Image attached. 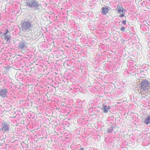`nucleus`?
<instances>
[{"label":"nucleus","mask_w":150,"mask_h":150,"mask_svg":"<svg viewBox=\"0 0 150 150\" xmlns=\"http://www.w3.org/2000/svg\"><path fill=\"white\" fill-rule=\"evenodd\" d=\"M0 34H1V37L2 39L6 40V36H7V33L5 32L4 33H2L0 32Z\"/></svg>","instance_id":"obj_10"},{"label":"nucleus","mask_w":150,"mask_h":150,"mask_svg":"<svg viewBox=\"0 0 150 150\" xmlns=\"http://www.w3.org/2000/svg\"><path fill=\"white\" fill-rule=\"evenodd\" d=\"M8 89L4 87L0 89V96L2 97L5 98L7 97Z\"/></svg>","instance_id":"obj_6"},{"label":"nucleus","mask_w":150,"mask_h":150,"mask_svg":"<svg viewBox=\"0 0 150 150\" xmlns=\"http://www.w3.org/2000/svg\"><path fill=\"white\" fill-rule=\"evenodd\" d=\"M108 6L106 7H103L102 8V12L103 14H106L108 12Z\"/></svg>","instance_id":"obj_12"},{"label":"nucleus","mask_w":150,"mask_h":150,"mask_svg":"<svg viewBox=\"0 0 150 150\" xmlns=\"http://www.w3.org/2000/svg\"><path fill=\"white\" fill-rule=\"evenodd\" d=\"M123 11H124V12H125L127 11L126 10L124 9V8L123 9Z\"/></svg>","instance_id":"obj_20"},{"label":"nucleus","mask_w":150,"mask_h":150,"mask_svg":"<svg viewBox=\"0 0 150 150\" xmlns=\"http://www.w3.org/2000/svg\"><path fill=\"white\" fill-rule=\"evenodd\" d=\"M1 128L0 129V130L4 131L5 133L6 132L10 130V127L9 123L4 122L1 125Z\"/></svg>","instance_id":"obj_5"},{"label":"nucleus","mask_w":150,"mask_h":150,"mask_svg":"<svg viewBox=\"0 0 150 150\" xmlns=\"http://www.w3.org/2000/svg\"><path fill=\"white\" fill-rule=\"evenodd\" d=\"M141 87L140 90L143 91H144V92L143 93H146L148 91L149 89L148 87H149V86L150 84L149 83V81L146 80H143L141 81Z\"/></svg>","instance_id":"obj_2"},{"label":"nucleus","mask_w":150,"mask_h":150,"mask_svg":"<svg viewBox=\"0 0 150 150\" xmlns=\"http://www.w3.org/2000/svg\"><path fill=\"white\" fill-rule=\"evenodd\" d=\"M6 32L8 33L9 32V31H8V29H6Z\"/></svg>","instance_id":"obj_19"},{"label":"nucleus","mask_w":150,"mask_h":150,"mask_svg":"<svg viewBox=\"0 0 150 150\" xmlns=\"http://www.w3.org/2000/svg\"><path fill=\"white\" fill-rule=\"evenodd\" d=\"M110 108L109 106H107L106 105H103V108H102V110H103V112L105 113H107L108 112V110H109Z\"/></svg>","instance_id":"obj_9"},{"label":"nucleus","mask_w":150,"mask_h":150,"mask_svg":"<svg viewBox=\"0 0 150 150\" xmlns=\"http://www.w3.org/2000/svg\"><path fill=\"white\" fill-rule=\"evenodd\" d=\"M123 8L122 6L120 7L119 5H117V8L115 9L118 13H123L124 11H123Z\"/></svg>","instance_id":"obj_8"},{"label":"nucleus","mask_w":150,"mask_h":150,"mask_svg":"<svg viewBox=\"0 0 150 150\" xmlns=\"http://www.w3.org/2000/svg\"><path fill=\"white\" fill-rule=\"evenodd\" d=\"M27 43L25 41L23 40L19 42L18 48L21 50V52L23 53L25 52L27 50Z\"/></svg>","instance_id":"obj_3"},{"label":"nucleus","mask_w":150,"mask_h":150,"mask_svg":"<svg viewBox=\"0 0 150 150\" xmlns=\"http://www.w3.org/2000/svg\"><path fill=\"white\" fill-rule=\"evenodd\" d=\"M113 127L112 125H110L109 128L107 130V132L111 133L113 132Z\"/></svg>","instance_id":"obj_13"},{"label":"nucleus","mask_w":150,"mask_h":150,"mask_svg":"<svg viewBox=\"0 0 150 150\" xmlns=\"http://www.w3.org/2000/svg\"><path fill=\"white\" fill-rule=\"evenodd\" d=\"M21 24L22 29L23 30L27 31L28 30H29L30 28L32 27V25L30 23L27 21H21Z\"/></svg>","instance_id":"obj_4"},{"label":"nucleus","mask_w":150,"mask_h":150,"mask_svg":"<svg viewBox=\"0 0 150 150\" xmlns=\"http://www.w3.org/2000/svg\"><path fill=\"white\" fill-rule=\"evenodd\" d=\"M27 6L30 8L38 10L39 6V2L36 0H26Z\"/></svg>","instance_id":"obj_1"},{"label":"nucleus","mask_w":150,"mask_h":150,"mask_svg":"<svg viewBox=\"0 0 150 150\" xmlns=\"http://www.w3.org/2000/svg\"><path fill=\"white\" fill-rule=\"evenodd\" d=\"M144 122L147 125L150 123V115L148 116L145 119Z\"/></svg>","instance_id":"obj_11"},{"label":"nucleus","mask_w":150,"mask_h":150,"mask_svg":"<svg viewBox=\"0 0 150 150\" xmlns=\"http://www.w3.org/2000/svg\"><path fill=\"white\" fill-rule=\"evenodd\" d=\"M141 30L144 32H147L149 30V28L146 25H141Z\"/></svg>","instance_id":"obj_7"},{"label":"nucleus","mask_w":150,"mask_h":150,"mask_svg":"<svg viewBox=\"0 0 150 150\" xmlns=\"http://www.w3.org/2000/svg\"><path fill=\"white\" fill-rule=\"evenodd\" d=\"M6 37L7 38L6 40V41L8 42L10 38L9 37V35H7V36H6Z\"/></svg>","instance_id":"obj_14"},{"label":"nucleus","mask_w":150,"mask_h":150,"mask_svg":"<svg viewBox=\"0 0 150 150\" xmlns=\"http://www.w3.org/2000/svg\"><path fill=\"white\" fill-rule=\"evenodd\" d=\"M124 16H125V15H124V14H123V13H122V14H120V16H119L120 17H124Z\"/></svg>","instance_id":"obj_18"},{"label":"nucleus","mask_w":150,"mask_h":150,"mask_svg":"<svg viewBox=\"0 0 150 150\" xmlns=\"http://www.w3.org/2000/svg\"><path fill=\"white\" fill-rule=\"evenodd\" d=\"M122 23L124 25H126V20H122Z\"/></svg>","instance_id":"obj_16"},{"label":"nucleus","mask_w":150,"mask_h":150,"mask_svg":"<svg viewBox=\"0 0 150 150\" xmlns=\"http://www.w3.org/2000/svg\"><path fill=\"white\" fill-rule=\"evenodd\" d=\"M126 147H121L119 149V150H126Z\"/></svg>","instance_id":"obj_15"},{"label":"nucleus","mask_w":150,"mask_h":150,"mask_svg":"<svg viewBox=\"0 0 150 150\" xmlns=\"http://www.w3.org/2000/svg\"><path fill=\"white\" fill-rule=\"evenodd\" d=\"M125 27H121V28H120V30L122 31H124V30H125Z\"/></svg>","instance_id":"obj_17"}]
</instances>
